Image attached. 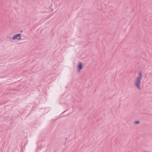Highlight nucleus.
<instances>
[{
    "label": "nucleus",
    "mask_w": 152,
    "mask_h": 152,
    "mask_svg": "<svg viewBox=\"0 0 152 152\" xmlns=\"http://www.w3.org/2000/svg\"><path fill=\"white\" fill-rule=\"evenodd\" d=\"M142 79L141 76H140L139 77H137L136 80L135 82V83L136 86L138 89H140V83L141 80Z\"/></svg>",
    "instance_id": "obj_1"
},
{
    "label": "nucleus",
    "mask_w": 152,
    "mask_h": 152,
    "mask_svg": "<svg viewBox=\"0 0 152 152\" xmlns=\"http://www.w3.org/2000/svg\"><path fill=\"white\" fill-rule=\"evenodd\" d=\"M21 34H16L13 37V38L14 39H18L19 40H21Z\"/></svg>",
    "instance_id": "obj_2"
},
{
    "label": "nucleus",
    "mask_w": 152,
    "mask_h": 152,
    "mask_svg": "<svg viewBox=\"0 0 152 152\" xmlns=\"http://www.w3.org/2000/svg\"><path fill=\"white\" fill-rule=\"evenodd\" d=\"M83 63L81 62H79L77 65V68L78 69L79 72H80V70L83 68Z\"/></svg>",
    "instance_id": "obj_3"
},
{
    "label": "nucleus",
    "mask_w": 152,
    "mask_h": 152,
    "mask_svg": "<svg viewBox=\"0 0 152 152\" xmlns=\"http://www.w3.org/2000/svg\"><path fill=\"white\" fill-rule=\"evenodd\" d=\"M134 124H139L140 123V122L139 121H136L134 122Z\"/></svg>",
    "instance_id": "obj_4"
},
{
    "label": "nucleus",
    "mask_w": 152,
    "mask_h": 152,
    "mask_svg": "<svg viewBox=\"0 0 152 152\" xmlns=\"http://www.w3.org/2000/svg\"><path fill=\"white\" fill-rule=\"evenodd\" d=\"M10 123L11 124H12V123H13V121L12 120V119H11L10 121Z\"/></svg>",
    "instance_id": "obj_5"
},
{
    "label": "nucleus",
    "mask_w": 152,
    "mask_h": 152,
    "mask_svg": "<svg viewBox=\"0 0 152 152\" xmlns=\"http://www.w3.org/2000/svg\"><path fill=\"white\" fill-rule=\"evenodd\" d=\"M24 145H25H25H26V144H25Z\"/></svg>",
    "instance_id": "obj_6"
}]
</instances>
